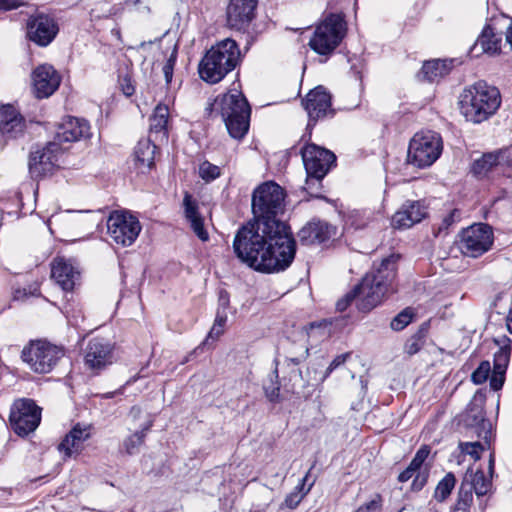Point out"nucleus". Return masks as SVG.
<instances>
[{"label": "nucleus", "instance_id": "nucleus-27", "mask_svg": "<svg viewBox=\"0 0 512 512\" xmlns=\"http://www.w3.org/2000/svg\"><path fill=\"white\" fill-rule=\"evenodd\" d=\"M464 423L469 427H481L485 433L484 438L490 433V423L485 419L484 396L475 394L470 403L467 405L463 415Z\"/></svg>", "mask_w": 512, "mask_h": 512}, {"label": "nucleus", "instance_id": "nucleus-42", "mask_svg": "<svg viewBox=\"0 0 512 512\" xmlns=\"http://www.w3.org/2000/svg\"><path fill=\"white\" fill-rule=\"evenodd\" d=\"M412 318V309L406 308L392 319L390 326L395 331H401L412 321Z\"/></svg>", "mask_w": 512, "mask_h": 512}, {"label": "nucleus", "instance_id": "nucleus-63", "mask_svg": "<svg viewBox=\"0 0 512 512\" xmlns=\"http://www.w3.org/2000/svg\"><path fill=\"white\" fill-rule=\"evenodd\" d=\"M398 512H418L413 507H403Z\"/></svg>", "mask_w": 512, "mask_h": 512}, {"label": "nucleus", "instance_id": "nucleus-21", "mask_svg": "<svg viewBox=\"0 0 512 512\" xmlns=\"http://www.w3.org/2000/svg\"><path fill=\"white\" fill-rule=\"evenodd\" d=\"M32 80L38 98L49 97L60 85L59 74L51 65L48 64L38 66L33 71Z\"/></svg>", "mask_w": 512, "mask_h": 512}, {"label": "nucleus", "instance_id": "nucleus-48", "mask_svg": "<svg viewBox=\"0 0 512 512\" xmlns=\"http://www.w3.org/2000/svg\"><path fill=\"white\" fill-rule=\"evenodd\" d=\"M350 357H351V352H346V353L337 355L332 360L330 365L328 366L326 373H325V377L329 376L332 371H334L335 369H337L338 367L343 365L347 361V359H349Z\"/></svg>", "mask_w": 512, "mask_h": 512}, {"label": "nucleus", "instance_id": "nucleus-55", "mask_svg": "<svg viewBox=\"0 0 512 512\" xmlns=\"http://www.w3.org/2000/svg\"><path fill=\"white\" fill-rule=\"evenodd\" d=\"M224 333V328L221 326H216L213 324L212 328L209 331V334L206 338V341L209 339L216 340Z\"/></svg>", "mask_w": 512, "mask_h": 512}, {"label": "nucleus", "instance_id": "nucleus-8", "mask_svg": "<svg viewBox=\"0 0 512 512\" xmlns=\"http://www.w3.org/2000/svg\"><path fill=\"white\" fill-rule=\"evenodd\" d=\"M346 33V22L341 14L330 13L316 27L309 41L310 48L319 55H330Z\"/></svg>", "mask_w": 512, "mask_h": 512}, {"label": "nucleus", "instance_id": "nucleus-31", "mask_svg": "<svg viewBox=\"0 0 512 512\" xmlns=\"http://www.w3.org/2000/svg\"><path fill=\"white\" fill-rule=\"evenodd\" d=\"M169 121V108L165 104H158L150 117V132L160 137H168L167 125Z\"/></svg>", "mask_w": 512, "mask_h": 512}, {"label": "nucleus", "instance_id": "nucleus-14", "mask_svg": "<svg viewBox=\"0 0 512 512\" xmlns=\"http://www.w3.org/2000/svg\"><path fill=\"white\" fill-rule=\"evenodd\" d=\"M58 32V23L54 17L48 14L37 13L27 20V38L40 47L48 46L55 39Z\"/></svg>", "mask_w": 512, "mask_h": 512}, {"label": "nucleus", "instance_id": "nucleus-57", "mask_svg": "<svg viewBox=\"0 0 512 512\" xmlns=\"http://www.w3.org/2000/svg\"><path fill=\"white\" fill-rule=\"evenodd\" d=\"M321 186V183L319 187L316 184L311 183L309 187L308 183L306 182V186L304 187V189L311 197L321 198V195L318 193Z\"/></svg>", "mask_w": 512, "mask_h": 512}, {"label": "nucleus", "instance_id": "nucleus-41", "mask_svg": "<svg viewBox=\"0 0 512 512\" xmlns=\"http://www.w3.org/2000/svg\"><path fill=\"white\" fill-rule=\"evenodd\" d=\"M270 383L264 384V391L266 397L271 402H277L279 399V392H280V384L278 382V371L275 369L270 374Z\"/></svg>", "mask_w": 512, "mask_h": 512}, {"label": "nucleus", "instance_id": "nucleus-22", "mask_svg": "<svg viewBox=\"0 0 512 512\" xmlns=\"http://www.w3.org/2000/svg\"><path fill=\"white\" fill-rule=\"evenodd\" d=\"M427 215V208L421 201L407 200L393 215L392 225L398 229H408L419 223Z\"/></svg>", "mask_w": 512, "mask_h": 512}, {"label": "nucleus", "instance_id": "nucleus-18", "mask_svg": "<svg viewBox=\"0 0 512 512\" xmlns=\"http://www.w3.org/2000/svg\"><path fill=\"white\" fill-rule=\"evenodd\" d=\"M90 135V125L88 121L68 116L58 124L52 142L58 143L60 147L62 143L76 142L81 139L89 138Z\"/></svg>", "mask_w": 512, "mask_h": 512}, {"label": "nucleus", "instance_id": "nucleus-64", "mask_svg": "<svg viewBox=\"0 0 512 512\" xmlns=\"http://www.w3.org/2000/svg\"><path fill=\"white\" fill-rule=\"evenodd\" d=\"M288 360L290 362H292L294 365H298L302 361V359L298 358V357H296V358H289Z\"/></svg>", "mask_w": 512, "mask_h": 512}, {"label": "nucleus", "instance_id": "nucleus-38", "mask_svg": "<svg viewBox=\"0 0 512 512\" xmlns=\"http://www.w3.org/2000/svg\"><path fill=\"white\" fill-rule=\"evenodd\" d=\"M468 482L471 486V494L475 492L478 496L486 495L491 487V481L481 470L476 471L471 481L468 480Z\"/></svg>", "mask_w": 512, "mask_h": 512}, {"label": "nucleus", "instance_id": "nucleus-29", "mask_svg": "<svg viewBox=\"0 0 512 512\" xmlns=\"http://www.w3.org/2000/svg\"><path fill=\"white\" fill-rule=\"evenodd\" d=\"M452 60H430L424 62L418 77L422 80L434 82L446 76L451 70Z\"/></svg>", "mask_w": 512, "mask_h": 512}, {"label": "nucleus", "instance_id": "nucleus-2", "mask_svg": "<svg viewBox=\"0 0 512 512\" xmlns=\"http://www.w3.org/2000/svg\"><path fill=\"white\" fill-rule=\"evenodd\" d=\"M396 273L397 257L391 255L383 259L379 267L366 273L359 284L337 301L336 309L343 312L356 300L360 311H371L388 293L396 291Z\"/></svg>", "mask_w": 512, "mask_h": 512}, {"label": "nucleus", "instance_id": "nucleus-23", "mask_svg": "<svg viewBox=\"0 0 512 512\" xmlns=\"http://www.w3.org/2000/svg\"><path fill=\"white\" fill-rule=\"evenodd\" d=\"M25 119L10 105H3L0 108V133L6 139H16L24 134Z\"/></svg>", "mask_w": 512, "mask_h": 512}, {"label": "nucleus", "instance_id": "nucleus-36", "mask_svg": "<svg viewBox=\"0 0 512 512\" xmlns=\"http://www.w3.org/2000/svg\"><path fill=\"white\" fill-rule=\"evenodd\" d=\"M473 503V494H471V486L465 478L458 490L456 503L451 512H470Z\"/></svg>", "mask_w": 512, "mask_h": 512}, {"label": "nucleus", "instance_id": "nucleus-3", "mask_svg": "<svg viewBox=\"0 0 512 512\" xmlns=\"http://www.w3.org/2000/svg\"><path fill=\"white\" fill-rule=\"evenodd\" d=\"M500 105V91L485 81H478L465 88L459 97L461 114L467 121L475 124L488 120Z\"/></svg>", "mask_w": 512, "mask_h": 512}, {"label": "nucleus", "instance_id": "nucleus-45", "mask_svg": "<svg viewBox=\"0 0 512 512\" xmlns=\"http://www.w3.org/2000/svg\"><path fill=\"white\" fill-rule=\"evenodd\" d=\"M424 342V336L421 333L413 335L405 343V352L409 355H414L418 353L423 347Z\"/></svg>", "mask_w": 512, "mask_h": 512}, {"label": "nucleus", "instance_id": "nucleus-19", "mask_svg": "<svg viewBox=\"0 0 512 512\" xmlns=\"http://www.w3.org/2000/svg\"><path fill=\"white\" fill-rule=\"evenodd\" d=\"M258 0H230L227 23L236 30H245L255 17Z\"/></svg>", "mask_w": 512, "mask_h": 512}, {"label": "nucleus", "instance_id": "nucleus-5", "mask_svg": "<svg viewBox=\"0 0 512 512\" xmlns=\"http://www.w3.org/2000/svg\"><path fill=\"white\" fill-rule=\"evenodd\" d=\"M241 53L237 42L226 38L212 46L199 63L200 78L209 83H219L239 64Z\"/></svg>", "mask_w": 512, "mask_h": 512}, {"label": "nucleus", "instance_id": "nucleus-13", "mask_svg": "<svg viewBox=\"0 0 512 512\" xmlns=\"http://www.w3.org/2000/svg\"><path fill=\"white\" fill-rule=\"evenodd\" d=\"M493 244V231L487 224L479 223L464 229L460 250L465 256L477 258L486 253Z\"/></svg>", "mask_w": 512, "mask_h": 512}, {"label": "nucleus", "instance_id": "nucleus-46", "mask_svg": "<svg viewBox=\"0 0 512 512\" xmlns=\"http://www.w3.org/2000/svg\"><path fill=\"white\" fill-rule=\"evenodd\" d=\"M459 447L463 453L470 455L474 460H478L480 452L484 450V446L480 442H464L460 443Z\"/></svg>", "mask_w": 512, "mask_h": 512}, {"label": "nucleus", "instance_id": "nucleus-51", "mask_svg": "<svg viewBox=\"0 0 512 512\" xmlns=\"http://www.w3.org/2000/svg\"><path fill=\"white\" fill-rule=\"evenodd\" d=\"M120 85H121V89H122L124 95H126L128 97L133 95L135 88H134V85H133L131 79L128 76L123 77Z\"/></svg>", "mask_w": 512, "mask_h": 512}, {"label": "nucleus", "instance_id": "nucleus-60", "mask_svg": "<svg viewBox=\"0 0 512 512\" xmlns=\"http://www.w3.org/2000/svg\"><path fill=\"white\" fill-rule=\"evenodd\" d=\"M494 465H495L494 454L490 453L489 463H488V471H489L490 476H492L494 473Z\"/></svg>", "mask_w": 512, "mask_h": 512}, {"label": "nucleus", "instance_id": "nucleus-34", "mask_svg": "<svg viewBox=\"0 0 512 512\" xmlns=\"http://www.w3.org/2000/svg\"><path fill=\"white\" fill-rule=\"evenodd\" d=\"M495 342L499 345V349L494 354L493 370L498 374H505L511 355V340L503 336L500 339H495Z\"/></svg>", "mask_w": 512, "mask_h": 512}, {"label": "nucleus", "instance_id": "nucleus-6", "mask_svg": "<svg viewBox=\"0 0 512 512\" xmlns=\"http://www.w3.org/2000/svg\"><path fill=\"white\" fill-rule=\"evenodd\" d=\"M284 199L285 192L277 183L269 181L259 185L252 194L253 221L272 226L286 224L278 218L283 212Z\"/></svg>", "mask_w": 512, "mask_h": 512}, {"label": "nucleus", "instance_id": "nucleus-7", "mask_svg": "<svg viewBox=\"0 0 512 512\" xmlns=\"http://www.w3.org/2000/svg\"><path fill=\"white\" fill-rule=\"evenodd\" d=\"M65 349L48 341H30L21 352L22 361L35 373L51 372L64 357Z\"/></svg>", "mask_w": 512, "mask_h": 512}, {"label": "nucleus", "instance_id": "nucleus-25", "mask_svg": "<svg viewBox=\"0 0 512 512\" xmlns=\"http://www.w3.org/2000/svg\"><path fill=\"white\" fill-rule=\"evenodd\" d=\"M336 234V227L325 221H311L299 232L298 238L303 245L322 244L329 241Z\"/></svg>", "mask_w": 512, "mask_h": 512}, {"label": "nucleus", "instance_id": "nucleus-56", "mask_svg": "<svg viewBox=\"0 0 512 512\" xmlns=\"http://www.w3.org/2000/svg\"><path fill=\"white\" fill-rule=\"evenodd\" d=\"M227 322V313L224 310H217L216 318L214 321V325L225 327V324Z\"/></svg>", "mask_w": 512, "mask_h": 512}, {"label": "nucleus", "instance_id": "nucleus-54", "mask_svg": "<svg viewBox=\"0 0 512 512\" xmlns=\"http://www.w3.org/2000/svg\"><path fill=\"white\" fill-rule=\"evenodd\" d=\"M302 498H303V495H299L298 493L294 492L286 497L285 503H286L287 507L293 509L300 503Z\"/></svg>", "mask_w": 512, "mask_h": 512}, {"label": "nucleus", "instance_id": "nucleus-11", "mask_svg": "<svg viewBox=\"0 0 512 512\" xmlns=\"http://www.w3.org/2000/svg\"><path fill=\"white\" fill-rule=\"evenodd\" d=\"M141 229L139 220L127 211H113L107 219L108 235L122 247L132 245Z\"/></svg>", "mask_w": 512, "mask_h": 512}, {"label": "nucleus", "instance_id": "nucleus-61", "mask_svg": "<svg viewBox=\"0 0 512 512\" xmlns=\"http://www.w3.org/2000/svg\"><path fill=\"white\" fill-rule=\"evenodd\" d=\"M506 326L510 333H512V310L509 311L506 317Z\"/></svg>", "mask_w": 512, "mask_h": 512}, {"label": "nucleus", "instance_id": "nucleus-44", "mask_svg": "<svg viewBox=\"0 0 512 512\" xmlns=\"http://www.w3.org/2000/svg\"><path fill=\"white\" fill-rule=\"evenodd\" d=\"M491 366L489 361H482L478 368L472 373L471 380L475 384L484 383L490 374Z\"/></svg>", "mask_w": 512, "mask_h": 512}, {"label": "nucleus", "instance_id": "nucleus-9", "mask_svg": "<svg viewBox=\"0 0 512 512\" xmlns=\"http://www.w3.org/2000/svg\"><path fill=\"white\" fill-rule=\"evenodd\" d=\"M442 150L443 141L439 133L421 131L410 140L407 161L415 167L426 168L440 157Z\"/></svg>", "mask_w": 512, "mask_h": 512}, {"label": "nucleus", "instance_id": "nucleus-35", "mask_svg": "<svg viewBox=\"0 0 512 512\" xmlns=\"http://www.w3.org/2000/svg\"><path fill=\"white\" fill-rule=\"evenodd\" d=\"M153 426V420H148L141 428L140 431H136L123 441V448L129 455H133L139 451V448L143 445L144 439L147 432Z\"/></svg>", "mask_w": 512, "mask_h": 512}, {"label": "nucleus", "instance_id": "nucleus-24", "mask_svg": "<svg viewBox=\"0 0 512 512\" xmlns=\"http://www.w3.org/2000/svg\"><path fill=\"white\" fill-rule=\"evenodd\" d=\"M91 428L90 424H75L58 445L59 452L63 453L65 458L78 455L84 442L91 437Z\"/></svg>", "mask_w": 512, "mask_h": 512}, {"label": "nucleus", "instance_id": "nucleus-16", "mask_svg": "<svg viewBox=\"0 0 512 512\" xmlns=\"http://www.w3.org/2000/svg\"><path fill=\"white\" fill-rule=\"evenodd\" d=\"M61 147L56 142H49L42 149L30 154L29 172L33 178H40L51 174L58 166Z\"/></svg>", "mask_w": 512, "mask_h": 512}, {"label": "nucleus", "instance_id": "nucleus-53", "mask_svg": "<svg viewBox=\"0 0 512 512\" xmlns=\"http://www.w3.org/2000/svg\"><path fill=\"white\" fill-rule=\"evenodd\" d=\"M380 502L376 500H371L364 506H361L359 509H357L355 512H380Z\"/></svg>", "mask_w": 512, "mask_h": 512}, {"label": "nucleus", "instance_id": "nucleus-26", "mask_svg": "<svg viewBox=\"0 0 512 512\" xmlns=\"http://www.w3.org/2000/svg\"><path fill=\"white\" fill-rule=\"evenodd\" d=\"M184 216L195 235L203 242L208 241L209 234L204 226V218L199 211V204L189 193L183 199Z\"/></svg>", "mask_w": 512, "mask_h": 512}, {"label": "nucleus", "instance_id": "nucleus-43", "mask_svg": "<svg viewBox=\"0 0 512 512\" xmlns=\"http://www.w3.org/2000/svg\"><path fill=\"white\" fill-rule=\"evenodd\" d=\"M459 217V211L457 209L452 210L442 219L439 224L437 231L435 233L436 236L446 235L448 233L449 228L456 222Z\"/></svg>", "mask_w": 512, "mask_h": 512}, {"label": "nucleus", "instance_id": "nucleus-62", "mask_svg": "<svg viewBox=\"0 0 512 512\" xmlns=\"http://www.w3.org/2000/svg\"><path fill=\"white\" fill-rule=\"evenodd\" d=\"M506 40L510 44V47L512 49V21L510 26L508 27L507 34H506Z\"/></svg>", "mask_w": 512, "mask_h": 512}, {"label": "nucleus", "instance_id": "nucleus-15", "mask_svg": "<svg viewBox=\"0 0 512 512\" xmlns=\"http://www.w3.org/2000/svg\"><path fill=\"white\" fill-rule=\"evenodd\" d=\"M302 104L309 117L307 128L314 126L318 120L334 115L331 95L323 86L310 90L302 100Z\"/></svg>", "mask_w": 512, "mask_h": 512}, {"label": "nucleus", "instance_id": "nucleus-40", "mask_svg": "<svg viewBox=\"0 0 512 512\" xmlns=\"http://www.w3.org/2000/svg\"><path fill=\"white\" fill-rule=\"evenodd\" d=\"M199 175L205 182H211L220 177L221 169L209 161H203L199 165Z\"/></svg>", "mask_w": 512, "mask_h": 512}, {"label": "nucleus", "instance_id": "nucleus-47", "mask_svg": "<svg viewBox=\"0 0 512 512\" xmlns=\"http://www.w3.org/2000/svg\"><path fill=\"white\" fill-rule=\"evenodd\" d=\"M177 58V50L174 48L173 52L167 59L165 65L163 66V73L166 80V83L169 84L172 81L173 70L176 63Z\"/></svg>", "mask_w": 512, "mask_h": 512}, {"label": "nucleus", "instance_id": "nucleus-1", "mask_svg": "<svg viewBox=\"0 0 512 512\" xmlns=\"http://www.w3.org/2000/svg\"><path fill=\"white\" fill-rule=\"evenodd\" d=\"M237 258L256 271L273 273L287 269L295 258L296 242L287 224L272 226L250 221L233 240Z\"/></svg>", "mask_w": 512, "mask_h": 512}, {"label": "nucleus", "instance_id": "nucleus-17", "mask_svg": "<svg viewBox=\"0 0 512 512\" xmlns=\"http://www.w3.org/2000/svg\"><path fill=\"white\" fill-rule=\"evenodd\" d=\"M51 277L63 291H73L81 284V271L73 259L58 256L51 263Z\"/></svg>", "mask_w": 512, "mask_h": 512}, {"label": "nucleus", "instance_id": "nucleus-50", "mask_svg": "<svg viewBox=\"0 0 512 512\" xmlns=\"http://www.w3.org/2000/svg\"><path fill=\"white\" fill-rule=\"evenodd\" d=\"M504 376L505 374H498L493 370V374L490 379V387L495 391L501 389L504 384Z\"/></svg>", "mask_w": 512, "mask_h": 512}, {"label": "nucleus", "instance_id": "nucleus-10", "mask_svg": "<svg viewBox=\"0 0 512 512\" xmlns=\"http://www.w3.org/2000/svg\"><path fill=\"white\" fill-rule=\"evenodd\" d=\"M301 155L304 167L307 173V183L320 186L322 180L333 164H335L336 156L333 152L316 144H307L301 149Z\"/></svg>", "mask_w": 512, "mask_h": 512}, {"label": "nucleus", "instance_id": "nucleus-30", "mask_svg": "<svg viewBox=\"0 0 512 512\" xmlns=\"http://www.w3.org/2000/svg\"><path fill=\"white\" fill-rule=\"evenodd\" d=\"M430 452L431 448L428 445L421 446L409 464L417 473L412 482V490L414 491H420L427 483L428 474L426 472H420V468L430 455Z\"/></svg>", "mask_w": 512, "mask_h": 512}, {"label": "nucleus", "instance_id": "nucleus-33", "mask_svg": "<svg viewBox=\"0 0 512 512\" xmlns=\"http://www.w3.org/2000/svg\"><path fill=\"white\" fill-rule=\"evenodd\" d=\"M501 40V36H498L492 27L486 26L478 37L474 48L480 46L482 52L496 55L500 51Z\"/></svg>", "mask_w": 512, "mask_h": 512}, {"label": "nucleus", "instance_id": "nucleus-52", "mask_svg": "<svg viewBox=\"0 0 512 512\" xmlns=\"http://www.w3.org/2000/svg\"><path fill=\"white\" fill-rule=\"evenodd\" d=\"M312 468H313V466L310 469H312ZM310 471L311 470H309L306 473V475L301 479L300 483L296 486V490H297L296 493H298V494L301 493V495L304 496V495H306L311 490V488L313 486V482L310 483L309 486L305 489V484H306V481L308 480V477L310 475Z\"/></svg>", "mask_w": 512, "mask_h": 512}, {"label": "nucleus", "instance_id": "nucleus-12", "mask_svg": "<svg viewBox=\"0 0 512 512\" xmlns=\"http://www.w3.org/2000/svg\"><path fill=\"white\" fill-rule=\"evenodd\" d=\"M41 409L32 399H18L10 409L9 422L12 430L19 436H27L39 426Z\"/></svg>", "mask_w": 512, "mask_h": 512}, {"label": "nucleus", "instance_id": "nucleus-28", "mask_svg": "<svg viewBox=\"0 0 512 512\" xmlns=\"http://www.w3.org/2000/svg\"><path fill=\"white\" fill-rule=\"evenodd\" d=\"M157 146L150 139H141L138 141L134 158L136 166L141 171L150 170L154 166Z\"/></svg>", "mask_w": 512, "mask_h": 512}, {"label": "nucleus", "instance_id": "nucleus-39", "mask_svg": "<svg viewBox=\"0 0 512 512\" xmlns=\"http://www.w3.org/2000/svg\"><path fill=\"white\" fill-rule=\"evenodd\" d=\"M371 215L370 212L366 211H353L349 214L346 225L355 229H363L370 224L372 220Z\"/></svg>", "mask_w": 512, "mask_h": 512}, {"label": "nucleus", "instance_id": "nucleus-59", "mask_svg": "<svg viewBox=\"0 0 512 512\" xmlns=\"http://www.w3.org/2000/svg\"><path fill=\"white\" fill-rule=\"evenodd\" d=\"M229 305V295L226 291L222 290L219 293V308L220 310L226 311Z\"/></svg>", "mask_w": 512, "mask_h": 512}, {"label": "nucleus", "instance_id": "nucleus-49", "mask_svg": "<svg viewBox=\"0 0 512 512\" xmlns=\"http://www.w3.org/2000/svg\"><path fill=\"white\" fill-rule=\"evenodd\" d=\"M25 5V0H0V10L10 11Z\"/></svg>", "mask_w": 512, "mask_h": 512}, {"label": "nucleus", "instance_id": "nucleus-4", "mask_svg": "<svg viewBox=\"0 0 512 512\" xmlns=\"http://www.w3.org/2000/svg\"><path fill=\"white\" fill-rule=\"evenodd\" d=\"M208 116L219 114L224 121L229 135L242 139L248 132L251 108L241 93H228L218 96L206 107Z\"/></svg>", "mask_w": 512, "mask_h": 512}, {"label": "nucleus", "instance_id": "nucleus-20", "mask_svg": "<svg viewBox=\"0 0 512 512\" xmlns=\"http://www.w3.org/2000/svg\"><path fill=\"white\" fill-rule=\"evenodd\" d=\"M85 365L94 371H99L112 363V346L103 338L91 339L84 351Z\"/></svg>", "mask_w": 512, "mask_h": 512}, {"label": "nucleus", "instance_id": "nucleus-32", "mask_svg": "<svg viewBox=\"0 0 512 512\" xmlns=\"http://www.w3.org/2000/svg\"><path fill=\"white\" fill-rule=\"evenodd\" d=\"M499 152H489L473 161L471 166L472 174L477 178H484L492 169L499 164Z\"/></svg>", "mask_w": 512, "mask_h": 512}, {"label": "nucleus", "instance_id": "nucleus-37", "mask_svg": "<svg viewBox=\"0 0 512 512\" xmlns=\"http://www.w3.org/2000/svg\"><path fill=\"white\" fill-rule=\"evenodd\" d=\"M456 484V477L452 472L447 473L437 484L434 491V499L444 502L453 491Z\"/></svg>", "mask_w": 512, "mask_h": 512}, {"label": "nucleus", "instance_id": "nucleus-58", "mask_svg": "<svg viewBox=\"0 0 512 512\" xmlns=\"http://www.w3.org/2000/svg\"><path fill=\"white\" fill-rule=\"evenodd\" d=\"M415 473L416 472L410 466H408L404 471H402L399 474L398 480H399V482H402V483L407 482L415 475Z\"/></svg>", "mask_w": 512, "mask_h": 512}]
</instances>
